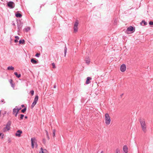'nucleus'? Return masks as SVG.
I'll return each mask as SVG.
<instances>
[{"label": "nucleus", "mask_w": 153, "mask_h": 153, "mask_svg": "<svg viewBox=\"0 0 153 153\" xmlns=\"http://www.w3.org/2000/svg\"><path fill=\"white\" fill-rule=\"evenodd\" d=\"M46 140L45 138H43L42 140V142L44 144H45L46 143Z\"/></svg>", "instance_id": "obj_38"}, {"label": "nucleus", "mask_w": 153, "mask_h": 153, "mask_svg": "<svg viewBox=\"0 0 153 153\" xmlns=\"http://www.w3.org/2000/svg\"><path fill=\"white\" fill-rule=\"evenodd\" d=\"M102 152H102H102H101V153H102Z\"/></svg>", "instance_id": "obj_54"}, {"label": "nucleus", "mask_w": 153, "mask_h": 153, "mask_svg": "<svg viewBox=\"0 0 153 153\" xmlns=\"http://www.w3.org/2000/svg\"><path fill=\"white\" fill-rule=\"evenodd\" d=\"M17 110V112H16V114H18L19 113V111L18 110Z\"/></svg>", "instance_id": "obj_50"}, {"label": "nucleus", "mask_w": 153, "mask_h": 153, "mask_svg": "<svg viewBox=\"0 0 153 153\" xmlns=\"http://www.w3.org/2000/svg\"><path fill=\"white\" fill-rule=\"evenodd\" d=\"M140 122L141 125L142 130L145 133H146V126L144 120H142L141 119H140Z\"/></svg>", "instance_id": "obj_2"}, {"label": "nucleus", "mask_w": 153, "mask_h": 153, "mask_svg": "<svg viewBox=\"0 0 153 153\" xmlns=\"http://www.w3.org/2000/svg\"><path fill=\"white\" fill-rule=\"evenodd\" d=\"M37 101H36V100H35L34 99V101H33V102H36V103H37Z\"/></svg>", "instance_id": "obj_49"}, {"label": "nucleus", "mask_w": 153, "mask_h": 153, "mask_svg": "<svg viewBox=\"0 0 153 153\" xmlns=\"http://www.w3.org/2000/svg\"><path fill=\"white\" fill-rule=\"evenodd\" d=\"M15 38H16V39H17L18 40L19 39V37L18 36H15Z\"/></svg>", "instance_id": "obj_39"}, {"label": "nucleus", "mask_w": 153, "mask_h": 153, "mask_svg": "<svg viewBox=\"0 0 153 153\" xmlns=\"http://www.w3.org/2000/svg\"><path fill=\"white\" fill-rule=\"evenodd\" d=\"M6 113V111H4V113H3V114L4 115Z\"/></svg>", "instance_id": "obj_51"}, {"label": "nucleus", "mask_w": 153, "mask_h": 153, "mask_svg": "<svg viewBox=\"0 0 153 153\" xmlns=\"http://www.w3.org/2000/svg\"><path fill=\"white\" fill-rule=\"evenodd\" d=\"M30 29V27H27L25 28L24 30L26 32H28Z\"/></svg>", "instance_id": "obj_25"}, {"label": "nucleus", "mask_w": 153, "mask_h": 153, "mask_svg": "<svg viewBox=\"0 0 153 153\" xmlns=\"http://www.w3.org/2000/svg\"><path fill=\"white\" fill-rule=\"evenodd\" d=\"M25 119H27L28 118V117L27 116H25Z\"/></svg>", "instance_id": "obj_52"}, {"label": "nucleus", "mask_w": 153, "mask_h": 153, "mask_svg": "<svg viewBox=\"0 0 153 153\" xmlns=\"http://www.w3.org/2000/svg\"><path fill=\"white\" fill-rule=\"evenodd\" d=\"M14 75L16 76L18 78H19L21 76V74H18L17 72H15L14 73Z\"/></svg>", "instance_id": "obj_18"}, {"label": "nucleus", "mask_w": 153, "mask_h": 153, "mask_svg": "<svg viewBox=\"0 0 153 153\" xmlns=\"http://www.w3.org/2000/svg\"><path fill=\"white\" fill-rule=\"evenodd\" d=\"M67 51V48L66 47V45H65V46L64 48V53H65V56H66V54Z\"/></svg>", "instance_id": "obj_26"}, {"label": "nucleus", "mask_w": 153, "mask_h": 153, "mask_svg": "<svg viewBox=\"0 0 153 153\" xmlns=\"http://www.w3.org/2000/svg\"><path fill=\"white\" fill-rule=\"evenodd\" d=\"M7 69L8 70H13L14 69V68L12 66H9L7 68Z\"/></svg>", "instance_id": "obj_21"}, {"label": "nucleus", "mask_w": 153, "mask_h": 153, "mask_svg": "<svg viewBox=\"0 0 153 153\" xmlns=\"http://www.w3.org/2000/svg\"><path fill=\"white\" fill-rule=\"evenodd\" d=\"M56 84H55L53 86L54 88H56Z\"/></svg>", "instance_id": "obj_47"}, {"label": "nucleus", "mask_w": 153, "mask_h": 153, "mask_svg": "<svg viewBox=\"0 0 153 153\" xmlns=\"http://www.w3.org/2000/svg\"><path fill=\"white\" fill-rule=\"evenodd\" d=\"M17 108V106H16L13 109V114H14L15 113H16L17 112V109L16 108Z\"/></svg>", "instance_id": "obj_22"}, {"label": "nucleus", "mask_w": 153, "mask_h": 153, "mask_svg": "<svg viewBox=\"0 0 153 153\" xmlns=\"http://www.w3.org/2000/svg\"><path fill=\"white\" fill-rule=\"evenodd\" d=\"M21 107H22V108H24H24H25V107L24 105H21Z\"/></svg>", "instance_id": "obj_48"}, {"label": "nucleus", "mask_w": 153, "mask_h": 153, "mask_svg": "<svg viewBox=\"0 0 153 153\" xmlns=\"http://www.w3.org/2000/svg\"><path fill=\"white\" fill-rule=\"evenodd\" d=\"M13 115H14V116L16 117L17 116V114H16V113H15L14 114H13Z\"/></svg>", "instance_id": "obj_46"}, {"label": "nucleus", "mask_w": 153, "mask_h": 153, "mask_svg": "<svg viewBox=\"0 0 153 153\" xmlns=\"http://www.w3.org/2000/svg\"><path fill=\"white\" fill-rule=\"evenodd\" d=\"M149 24L150 25H153V21H150L149 22Z\"/></svg>", "instance_id": "obj_35"}, {"label": "nucleus", "mask_w": 153, "mask_h": 153, "mask_svg": "<svg viewBox=\"0 0 153 153\" xmlns=\"http://www.w3.org/2000/svg\"><path fill=\"white\" fill-rule=\"evenodd\" d=\"M1 1H3V0H1Z\"/></svg>", "instance_id": "obj_55"}, {"label": "nucleus", "mask_w": 153, "mask_h": 153, "mask_svg": "<svg viewBox=\"0 0 153 153\" xmlns=\"http://www.w3.org/2000/svg\"><path fill=\"white\" fill-rule=\"evenodd\" d=\"M105 123L107 125L110 124L111 122L110 117L108 113L105 114Z\"/></svg>", "instance_id": "obj_4"}, {"label": "nucleus", "mask_w": 153, "mask_h": 153, "mask_svg": "<svg viewBox=\"0 0 153 153\" xmlns=\"http://www.w3.org/2000/svg\"><path fill=\"white\" fill-rule=\"evenodd\" d=\"M11 123L12 122L11 121H8L7 123L6 127L4 128V130L5 128H6L7 131L10 130V126H11Z\"/></svg>", "instance_id": "obj_8"}, {"label": "nucleus", "mask_w": 153, "mask_h": 153, "mask_svg": "<svg viewBox=\"0 0 153 153\" xmlns=\"http://www.w3.org/2000/svg\"><path fill=\"white\" fill-rule=\"evenodd\" d=\"M22 133V130H19L16 131V133H15V136L19 137L21 136V134Z\"/></svg>", "instance_id": "obj_10"}, {"label": "nucleus", "mask_w": 153, "mask_h": 153, "mask_svg": "<svg viewBox=\"0 0 153 153\" xmlns=\"http://www.w3.org/2000/svg\"><path fill=\"white\" fill-rule=\"evenodd\" d=\"M79 24V22L77 20H76L74 25V32L76 33L78 31V26Z\"/></svg>", "instance_id": "obj_7"}, {"label": "nucleus", "mask_w": 153, "mask_h": 153, "mask_svg": "<svg viewBox=\"0 0 153 153\" xmlns=\"http://www.w3.org/2000/svg\"><path fill=\"white\" fill-rule=\"evenodd\" d=\"M91 79V78L90 77H87L85 82V83L86 84H88L91 82L90 80Z\"/></svg>", "instance_id": "obj_12"}, {"label": "nucleus", "mask_w": 153, "mask_h": 153, "mask_svg": "<svg viewBox=\"0 0 153 153\" xmlns=\"http://www.w3.org/2000/svg\"><path fill=\"white\" fill-rule=\"evenodd\" d=\"M30 94H31V95H32V96H33L34 95V90H31L30 92Z\"/></svg>", "instance_id": "obj_29"}, {"label": "nucleus", "mask_w": 153, "mask_h": 153, "mask_svg": "<svg viewBox=\"0 0 153 153\" xmlns=\"http://www.w3.org/2000/svg\"><path fill=\"white\" fill-rule=\"evenodd\" d=\"M19 43L20 44H24L25 43V41L24 39H20L19 41Z\"/></svg>", "instance_id": "obj_17"}, {"label": "nucleus", "mask_w": 153, "mask_h": 153, "mask_svg": "<svg viewBox=\"0 0 153 153\" xmlns=\"http://www.w3.org/2000/svg\"><path fill=\"white\" fill-rule=\"evenodd\" d=\"M27 110V107H25V108L22 109L21 111V112L23 113H25V112Z\"/></svg>", "instance_id": "obj_23"}, {"label": "nucleus", "mask_w": 153, "mask_h": 153, "mask_svg": "<svg viewBox=\"0 0 153 153\" xmlns=\"http://www.w3.org/2000/svg\"><path fill=\"white\" fill-rule=\"evenodd\" d=\"M20 12L17 11L15 13V15L16 17L17 18H21L22 16V14L20 13Z\"/></svg>", "instance_id": "obj_11"}, {"label": "nucleus", "mask_w": 153, "mask_h": 153, "mask_svg": "<svg viewBox=\"0 0 153 153\" xmlns=\"http://www.w3.org/2000/svg\"><path fill=\"white\" fill-rule=\"evenodd\" d=\"M135 31V27L132 26H130L127 28L126 31V33L128 34H129L134 32Z\"/></svg>", "instance_id": "obj_3"}, {"label": "nucleus", "mask_w": 153, "mask_h": 153, "mask_svg": "<svg viewBox=\"0 0 153 153\" xmlns=\"http://www.w3.org/2000/svg\"><path fill=\"white\" fill-rule=\"evenodd\" d=\"M143 23L144 25H147V23L144 20H143L140 23V25H143L142 24Z\"/></svg>", "instance_id": "obj_19"}, {"label": "nucleus", "mask_w": 153, "mask_h": 153, "mask_svg": "<svg viewBox=\"0 0 153 153\" xmlns=\"http://www.w3.org/2000/svg\"><path fill=\"white\" fill-rule=\"evenodd\" d=\"M14 42H15V43H17V42H18V40H17V39H15L14 40Z\"/></svg>", "instance_id": "obj_43"}, {"label": "nucleus", "mask_w": 153, "mask_h": 153, "mask_svg": "<svg viewBox=\"0 0 153 153\" xmlns=\"http://www.w3.org/2000/svg\"><path fill=\"white\" fill-rule=\"evenodd\" d=\"M115 153H120V150L119 149L117 148L116 149Z\"/></svg>", "instance_id": "obj_33"}, {"label": "nucleus", "mask_w": 153, "mask_h": 153, "mask_svg": "<svg viewBox=\"0 0 153 153\" xmlns=\"http://www.w3.org/2000/svg\"><path fill=\"white\" fill-rule=\"evenodd\" d=\"M123 151L125 153H127L128 152V148L126 145H124L123 147Z\"/></svg>", "instance_id": "obj_13"}, {"label": "nucleus", "mask_w": 153, "mask_h": 153, "mask_svg": "<svg viewBox=\"0 0 153 153\" xmlns=\"http://www.w3.org/2000/svg\"><path fill=\"white\" fill-rule=\"evenodd\" d=\"M113 24L114 25H116L117 24V20L116 19H114Z\"/></svg>", "instance_id": "obj_37"}, {"label": "nucleus", "mask_w": 153, "mask_h": 153, "mask_svg": "<svg viewBox=\"0 0 153 153\" xmlns=\"http://www.w3.org/2000/svg\"><path fill=\"white\" fill-rule=\"evenodd\" d=\"M39 99V97L38 95H36L35 98L34 99L36 101H38Z\"/></svg>", "instance_id": "obj_30"}, {"label": "nucleus", "mask_w": 153, "mask_h": 153, "mask_svg": "<svg viewBox=\"0 0 153 153\" xmlns=\"http://www.w3.org/2000/svg\"><path fill=\"white\" fill-rule=\"evenodd\" d=\"M12 23H12V25H13L14 26H16V25H15V24L14 23V21H13L12 22Z\"/></svg>", "instance_id": "obj_44"}, {"label": "nucleus", "mask_w": 153, "mask_h": 153, "mask_svg": "<svg viewBox=\"0 0 153 153\" xmlns=\"http://www.w3.org/2000/svg\"><path fill=\"white\" fill-rule=\"evenodd\" d=\"M35 140V137L32 138L31 139V147L33 148H34V145H35L36 148H37V143L34 141Z\"/></svg>", "instance_id": "obj_6"}, {"label": "nucleus", "mask_w": 153, "mask_h": 153, "mask_svg": "<svg viewBox=\"0 0 153 153\" xmlns=\"http://www.w3.org/2000/svg\"><path fill=\"white\" fill-rule=\"evenodd\" d=\"M45 133L46 134L47 139H48V140H49L50 139V138H49V135L48 134V131L46 130H45Z\"/></svg>", "instance_id": "obj_24"}, {"label": "nucleus", "mask_w": 153, "mask_h": 153, "mask_svg": "<svg viewBox=\"0 0 153 153\" xmlns=\"http://www.w3.org/2000/svg\"><path fill=\"white\" fill-rule=\"evenodd\" d=\"M1 102H4V103H5V102H4V100L3 99L1 100Z\"/></svg>", "instance_id": "obj_45"}, {"label": "nucleus", "mask_w": 153, "mask_h": 153, "mask_svg": "<svg viewBox=\"0 0 153 153\" xmlns=\"http://www.w3.org/2000/svg\"><path fill=\"white\" fill-rule=\"evenodd\" d=\"M7 5L10 9H13L14 7L15 4L13 2L10 1L7 3Z\"/></svg>", "instance_id": "obj_5"}, {"label": "nucleus", "mask_w": 153, "mask_h": 153, "mask_svg": "<svg viewBox=\"0 0 153 153\" xmlns=\"http://www.w3.org/2000/svg\"><path fill=\"white\" fill-rule=\"evenodd\" d=\"M126 66L125 64H123L121 65L120 67V70L121 72H124L126 71Z\"/></svg>", "instance_id": "obj_9"}, {"label": "nucleus", "mask_w": 153, "mask_h": 153, "mask_svg": "<svg viewBox=\"0 0 153 153\" xmlns=\"http://www.w3.org/2000/svg\"><path fill=\"white\" fill-rule=\"evenodd\" d=\"M17 24V32H19L22 30V27L23 26V23L20 19H16Z\"/></svg>", "instance_id": "obj_1"}, {"label": "nucleus", "mask_w": 153, "mask_h": 153, "mask_svg": "<svg viewBox=\"0 0 153 153\" xmlns=\"http://www.w3.org/2000/svg\"><path fill=\"white\" fill-rule=\"evenodd\" d=\"M36 103L33 102L31 105V108L32 109L33 107L35 106V105L36 104Z\"/></svg>", "instance_id": "obj_28"}, {"label": "nucleus", "mask_w": 153, "mask_h": 153, "mask_svg": "<svg viewBox=\"0 0 153 153\" xmlns=\"http://www.w3.org/2000/svg\"><path fill=\"white\" fill-rule=\"evenodd\" d=\"M85 61L86 62V63L88 64L89 65L90 63V61L89 58H86L85 59Z\"/></svg>", "instance_id": "obj_20"}, {"label": "nucleus", "mask_w": 153, "mask_h": 153, "mask_svg": "<svg viewBox=\"0 0 153 153\" xmlns=\"http://www.w3.org/2000/svg\"><path fill=\"white\" fill-rule=\"evenodd\" d=\"M39 153H47V151L46 149H43L42 148H41Z\"/></svg>", "instance_id": "obj_14"}, {"label": "nucleus", "mask_w": 153, "mask_h": 153, "mask_svg": "<svg viewBox=\"0 0 153 153\" xmlns=\"http://www.w3.org/2000/svg\"><path fill=\"white\" fill-rule=\"evenodd\" d=\"M11 140H10V138H8V143H10L11 142Z\"/></svg>", "instance_id": "obj_41"}, {"label": "nucleus", "mask_w": 153, "mask_h": 153, "mask_svg": "<svg viewBox=\"0 0 153 153\" xmlns=\"http://www.w3.org/2000/svg\"><path fill=\"white\" fill-rule=\"evenodd\" d=\"M9 82H10V85H11V86L13 88H14L15 87V84L14 83H13V80L12 79H10L9 80Z\"/></svg>", "instance_id": "obj_16"}, {"label": "nucleus", "mask_w": 153, "mask_h": 153, "mask_svg": "<svg viewBox=\"0 0 153 153\" xmlns=\"http://www.w3.org/2000/svg\"><path fill=\"white\" fill-rule=\"evenodd\" d=\"M22 109V108L20 107L19 108H18V106H17V108H16V109L18 111H19Z\"/></svg>", "instance_id": "obj_40"}, {"label": "nucleus", "mask_w": 153, "mask_h": 153, "mask_svg": "<svg viewBox=\"0 0 153 153\" xmlns=\"http://www.w3.org/2000/svg\"><path fill=\"white\" fill-rule=\"evenodd\" d=\"M52 65L53 66V68H56V66L55 65V64L54 63H52Z\"/></svg>", "instance_id": "obj_36"}, {"label": "nucleus", "mask_w": 153, "mask_h": 153, "mask_svg": "<svg viewBox=\"0 0 153 153\" xmlns=\"http://www.w3.org/2000/svg\"><path fill=\"white\" fill-rule=\"evenodd\" d=\"M56 132V130L55 129H54L53 131V137H54L55 136V133Z\"/></svg>", "instance_id": "obj_34"}, {"label": "nucleus", "mask_w": 153, "mask_h": 153, "mask_svg": "<svg viewBox=\"0 0 153 153\" xmlns=\"http://www.w3.org/2000/svg\"><path fill=\"white\" fill-rule=\"evenodd\" d=\"M123 95V94H121L120 95V97H122Z\"/></svg>", "instance_id": "obj_53"}, {"label": "nucleus", "mask_w": 153, "mask_h": 153, "mask_svg": "<svg viewBox=\"0 0 153 153\" xmlns=\"http://www.w3.org/2000/svg\"><path fill=\"white\" fill-rule=\"evenodd\" d=\"M45 3L44 4H41L40 6V8H41L42 6H44L45 5Z\"/></svg>", "instance_id": "obj_42"}, {"label": "nucleus", "mask_w": 153, "mask_h": 153, "mask_svg": "<svg viewBox=\"0 0 153 153\" xmlns=\"http://www.w3.org/2000/svg\"><path fill=\"white\" fill-rule=\"evenodd\" d=\"M31 62L33 64H36L38 63L37 61H36L35 59L32 58L31 59Z\"/></svg>", "instance_id": "obj_15"}, {"label": "nucleus", "mask_w": 153, "mask_h": 153, "mask_svg": "<svg viewBox=\"0 0 153 153\" xmlns=\"http://www.w3.org/2000/svg\"><path fill=\"white\" fill-rule=\"evenodd\" d=\"M19 115L20 116V117L19 118L20 120H22L23 119V117H24V115L23 114H20Z\"/></svg>", "instance_id": "obj_27"}, {"label": "nucleus", "mask_w": 153, "mask_h": 153, "mask_svg": "<svg viewBox=\"0 0 153 153\" xmlns=\"http://www.w3.org/2000/svg\"><path fill=\"white\" fill-rule=\"evenodd\" d=\"M40 54L39 53H37L36 55L35 56L36 57H39Z\"/></svg>", "instance_id": "obj_32"}, {"label": "nucleus", "mask_w": 153, "mask_h": 153, "mask_svg": "<svg viewBox=\"0 0 153 153\" xmlns=\"http://www.w3.org/2000/svg\"><path fill=\"white\" fill-rule=\"evenodd\" d=\"M4 134L2 133H0V136H1V139H3L4 138Z\"/></svg>", "instance_id": "obj_31"}]
</instances>
